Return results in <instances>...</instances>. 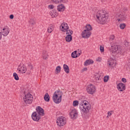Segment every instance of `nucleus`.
<instances>
[{"label": "nucleus", "instance_id": "nucleus-1", "mask_svg": "<svg viewBox=\"0 0 130 130\" xmlns=\"http://www.w3.org/2000/svg\"><path fill=\"white\" fill-rule=\"evenodd\" d=\"M79 108L83 113L87 114L90 109H91V105L90 103H88L87 101H83L79 105Z\"/></svg>", "mask_w": 130, "mask_h": 130}, {"label": "nucleus", "instance_id": "nucleus-2", "mask_svg": "<svg viewBox=\"0 0 130 130\" xmlns=\"http://www.w3.org/2000/svg\"><path fill=\"white\" fill-rule=\"evenodd\" d=\"M62 97V91L60 90L55 91L52 96L53 101L56 104H59L61 102V98Z\"/></svg>", "mask_w": 130, "mask_h": 130}, {"label": "nucleus", "instance_id": "nucleus-3", "mask_svg": "<svg viewBox=\"0 0 130 130\" xmlns=\"http://www.w3.org/2000/svg\"><path fill=\"white\" fill-rule=\"evenodd\" d=\"M111 47L113 50H110L111 53L114 52V53H118L120 54V55H124V51L121 48V46L116 45L113 46H112Z\"/></svg>", "mask_w": 130, "mask_h": 130}, {"label": "nucleus", "instance_id": "nucleus-4", "mask_svg": "<svg viewBox=\"0 0 130 130\" xmlns=\"http://www.w3.org/2000/svg\"><path fill=\"white\" fill-rule=\"evenodd\" d=\"M105 13H106V11L97 13L96 18L99 21L101 22H106L108 20V14Z\"/></svg>", "mask_w": 130, "mask_h": 130}, {"label": "nucleus", "instance_id": "nucleus-5", "mask_svg": "<svg viewBox=\"0 0 130 130\" xmlns=\"http://www.w3.org/2000/svg\"><path fill=\"white\" fill-rule=\"evenodd\" d=\"M24 104H31L33 102V96L30 93L25 94L23 99Z\"/></svg>", "mask_w": 130, "mask_h": 130}, {"label": "nucleus", "instance_id": "nucleus-6", "mask_svg": "<svg viewBox=\"0 0 130 130\" xmlns=\"http://www.w3.org/2000/svg\"><path fill=\"white\" fill-rule=\"evenodd\" d=\"M127 9L124 8L122 9V11L118 15V21H124L126 19V14H125Z\"/></svg>", "mask_w": 130, "mask_h": 130}, {"label": "nucleus", "instance_id": "nucleus-7", "mask_svg": "<svg viewBox=\"0 0 130 130\" xmlns=\"http://www.w3.org/2000/svg\"><path fill=\"white\" fill-rule=\"evenodd\" d=\"M56 122L57 125L59 126H63L66 125V123H67V120H66L65 117L60 116L57 118Z\"/></svg>", "mask_w": 130, "mask_h": 130}, {"label": "nucleus", "instance_id": "nucleus-8", "mask_svg": "<svg viewBox=\"0 0 130 130\" xmlns=\"http://www.w3.org/2000/svg\"><path fill=\"white\" fill-rule=\"evenodd\" d=\"M86 90L89 94H94L96 91V87L93 84H90L87 86Z\"/></svg>", "mask_w": 130, "mask_h": 130}, {"label": "nucleus", "instance_id": "nucleus-9", "mask_svg": "<svg viewBox=\"0 0 130 130\" xmlns=\"http://www.w3.org/2000/svg\"><path fill=\"white\" fill-rule=\"evenodd\" d=\"M66 34L67 36L65 38V40H66L67 42H71L73 40V37H72V35H73V30L69 29V31H67Z\"/></svg>", "mask_w": 130, "mask_h": 130}, {"label": "nucleus", "instance_id": "nucleus-10", "mask_svg": "<svg viewBox=\"0 0 130 130\" xmlns=\"http://www.w3.org/2000/svg\"><path fill=\"white\" fill-rule=\"evenodd\" d=\"M17 70L19 74H21V73L22 74H25V73L27 72V67H26L24 64H23L22 66V64H20L19 65Z\"/></svg>", "mask_w": 130, "mask_h": 130}, {"label": "nucleus", "instance_id": "nucleus-11", "mask_svg": "<svg viewBox=\"0 0 130 130\" xmlns=\"http://www.w3.org/2000/svg\"><path fill=\"white\" fill-rule=\"evenodd\" d=\"M107 64L109 68H114L116 66V62L114 59L111 58L108 60Z\"/></svg>", "mask_w": 130, "mask_h": 130}, {"label": "nucleus", "instance_id": "nucleus-12", "mask_svg": "<svg viewBox=\"0 0 130 130\" xmlns=\"http://www.w3.org/2000/svg\"><path fill=\"white\" fill-rule=\"evenodd\" d=\"M32 119L34 120V121H39L40 118H41V116L39 115L37 112H34L31 114Z\"/></svg>", "mask_w": 130, "mask_h": 130}, {"label": "nucleus", "instance_id": "nucleus-13", "mask_svg": "<svg viewBox=\"0 0 130 130\" xmlns=\"http://www.w3.org/2000/svg\"><path fill=\"white\" fill-rule=\"evenodd\" d=\"M60 28V30L63 32H68V31H69V25H68V23L66 22H63L61 24Z\"/></svg>", "mask_w": 130, "mask_h": 130}, {"label": "nucleus", "instance_id": "nucleus-14", "mask_svg": "<svg viewBox=\"0 0 130 130\" xmlns=\"http://www.w3.org/2000/svg\"><path fill=\"white\" fill-rule=\"evenodd\" d=\"M81 36L82 38H84V39H87L91 36V32L89 31L84 30L81 34Z\"/></svg>", "mask_w": 130, "mask_h": 130}, {"label": "nucleus", "instance_id": "nucleus-15", "mask_svg": "<svg viewBox=\"0 0 130 130\" xmlns=\"http://www.w3.org/2000/svg\"><path fill=\"white\" fill-rule=\"evenodd\" d=\"M117 88L120 92H123L125 90V84L123 83H119L117 85Z\"/></svg>", "mask_w": 130, "mask_h": 130}, {"label": "nucleus", "instance_id": "nucleus-16", "mask_svg": "<svg viewBox=\"0 0 130 130\" xmlns=\"http://www.w3.org/2000/svg\"><path fill=\"white\" fill-rule=\"evenodd\" d=\"M70 115L71 118L76 119L77 117H78V111L76 110V109H73L70 113Z\"/></svg>", "mask_w": 130, "mask_h": 130}, {"label": "nucleus", "instance_id": "nucleus-17", "mask_svg": "<svg viewBox=\"0 0 130 130\" xmlns=\"http://www.w3.org/2000/svg\"><path fill=\"white\" fill-rule=\"evenodd\" d=\"M36 110L37 111L36 112H37L40 116H41V115L43 116L45 114L44 113V110L40 106L37 107Z\"/></svg>", "mask_w": 130, "mask_h": 130}, {"label": "nucleus", "instance_id": "nucleus-18", "mask_svg": "<svg viewBox=\"0 0 130 130\" xmlns=\"http://www.w3.org/2000/svg\"><path fill=\"white\" fill-rule=\"evenodd\" d=\"M2 33L3 36H8L9 33H10V28L8 26H6L2 30Z\"/></svg>", "mask_w": 130, "mask_h": 130}, {"label": "nucleus", "instance_id": "nucleus-19", "mask_svg": "<svg viewBox=\"0 0 130 130\" xmlns=\"http://www.w3.org/2000/svg\"><path fill=\"white\" fill-rule=\"evenodd\" d=\"M54 4H67L68 0H51Z\"/></svg>", "mask_w": 130, "mask_h": 130}, {"label": "nucleus", "instance_id": "nucleus-20", "mask_svg": "<svg viewBox=\"0 0 130 130\" xmlns=\"http://www.w3.org/2000/svg\"><path fill=\"white\" fill-rule=\"evenodd\" d=\"M57 11L58 12H64V10H66V6L63 4H60L57 6Z\"/></svg>", "mask_w": 130, "mask_h": 130}, {"label": "nucleus", "instance_id": "nucleus-21", "mask_svg": "<svg viewBox=\"0 0 130 130\" xmlns=\"http://www.w3.org/2000/svg\"><path fill=\"white\" fill-rule=\"evenodd\" d=\"M94 63V61L92 59H87L84 62V66H87L89 64H93Z\"/></svg>", "mask_w": 130, "mask_h": 130}, {"label": "nucleus", "instance_id": "nucleus-22", "mask_svg": "<svg viewBox=\"0 0 130 130\" xmlns=\"http://www.w3.org/2000/svg\"><path fill=\"white\" fill-rule=\"evenodd\" d=\"M63 70L66 74H70V68L69 67V66L64 64Z\"/></svg>", "mask_w": 130, "mask_h": 130}, {"label": "nucleus", "instance_id": "nucleus-23", "mask_svg": "<svg viewBox=\"0 0 130 130\" xmlns=\"http://www.w3.org/2000/svg\"><path fill=\"white\" fill-rule=\"evenodd\" d=\"M94 76L96 81H101V73H95Z\"/></svg>", "mask_w": 130, "mask_h": 130}, {"label": "nucleus", "instance_id": "nucleus-24", "mask_svg": "<svg viewBox=\"0 0 130 130\" xmlns=\"http://www.w3.org/2000/svg\"><path fill=\"white\" fill-rule=\"evenodd\" d=\"M44 99L46 102H49L50 100V96H49V94H48V93H46L44 96Z\"/></svg>", "mask_w": 130, "mask_h": 130}, {"label": "nucleus", "instance_id": "nucleus-25", "mask_svg": "<svg viewBox=\"0 0 130 130\" xmlns=\"http://www.w3.org/2000/svg\"><path fill=\"white\" fill-rule=\"evenodd\" d=\"M53 29H54V26L52 24L50 25V26L47 28V31L48 33H51L53 31Z\"/></svg>", "mask_w": 130, "mask_h": 130}, {"label": "nucleus", "instance_id": "nucleus-26", "mask_svg": "<svg viewBox=\"0 0 130 130\" xmlns=\"http://www.w3.org/2000/svg\"><path fill=\"white\" fill-rule=\"evenodd\" d=\"M50 15L51 16L52 18H56V17H57V13H56V11H51Z\"/></svg>", "mask_w": 130, "mask_h": 130}, {"label": "nucleus", "instance_id": "nucleus-27", "mask_svg": "<svg viewBox=\"0 0 130 130\" xmlns=\"http://www.w3.org/2000/svg\"><path fill=\"white\" fill-rule=\"evenodd\" d=\"M77 51H74L71 54V56L72 58H77L78 57V55H77Z\"/></svg>", "mask_w": 130, "mask_h": 130}, {"label": "nucleus", "instance_id": "nucleus-28", "mask_svg": "<svg viewBox=\"0 0 130 130\" xmlns=\"http://www.w3.org/2000/svg\"><path fill=\"white\" fill-rule=\"evenodd\" d=\"M85 28L86 29L84 30H86V31H92V26H91L90 24L86 25Z\"/></svg>", "mask_w": 130, "mask_h": 130}, {"label": "nucleus", "instance_id": "nucleus-29", "mask_svg": "<svg viewBox=\"0 0 130 130\" xmlns=\"http://www.w3.org/2000/svg\"><path fill=\"white\" fill-rule=\"evenodd\" d=\"M47 56H48V55L46 53V50L43 51V59H46L47 58Z\"/></svg>", "mask_w": 130, "mask_h": 130}, {"label": "nucleus", "instance_id": "nucleus-30", "mask_svg": "<svg viewBox=\"0 0 130 130\" xmlns=\"http://www.w3.org/2000/svg\"><path fill=\"white\" fill-rule=\"evenodd\" d=\"M56 74H59L61 72V67L60 66H57L55 69Z\"/></svg>", "mask_w": 130, "mask_h": 130}, {"label": "nucleus", "instance_id": "nucleus-31", "mask_svg": "<svg viewBox=\"0 0 130 130\" xmlns=\"http://www.w3.org/2000/svg\"><path fill=\"white\" fill-rule=\"evenodd\" d=\"M13 77L16 81H19V76L16 73H13Z\"/></svg>", "mask_w": 130, "mask_h": 130}, {"label": "nucleus", "instance_id": "nucleus-32", "mask_svg": "<svg viewBox=\"0 0 130 130\" xmlns=\"http://www.w3.org/2000/svg\"><path fill=\"white\" fill-rule=\"evenodd\" d=\"M29 23V24H30V25H32V26H34V25L36 24V22H35V20H34V19H30Z\"/></svg>", "mask_w": 130, "mask_h": 130}, {"label": "nucleus", "instance_id": "nucleus-33", "mask_svg": "<svg viewBox=\"0 0 130 130\" xmlns=\"http://www.w3.org/2000/svg\"><path fill=\"white\" fill-rule=\"evenodd\" d=\"M108 80H109V76H106L104 78V82L105 83H107V82H108Z\"/></svg>", "mask_w": 130, "mask_h": 130}, {"label": "nucleus", "instance_id": "nucleus-34", "mask_svg": "<svg viewBox=\"0 0 130 130\" xmlns=\"http://www.w3.org/2000/svg\"><path fill=\"white\" fill-rule=\"evenodd\" d=\"M73 105L74 107L78 106L79 105V101H74L73 103Z\"/></svg>", "mask_w": 130, "mask_h": 130}, {"label": "nucleus", "instance_id": "nucleus-35", "mask_svg": "<svg viewBox=\"0 0 130 130\" xmlns=\"http://www.w3.org/2000/svg\"><path fill=\"white\" fill-rule=\"evenodd\" d=\"M27 68L29 69V70H33V66H32L31 63L30 62L28 63Z\"/></svg>", "mask_w": 130, "mask_h": 130}, {"label": "nucleus", "instance_id": "nucleus-36", "mask_svg": "<svg viewBox=\"0 0 130 130\" xmlns=\"http://www.w3.org/2000/svg\"><path fill=\"white\" fill-rule=\"evenodd\" d=\"M125 23H121L120 24V29H124V28H125Z\"/></svg>", "mask_w": 130, "mask_h": 130}, {"label": "nucleus", "instance_id": "nucleus-37", "mask_svg": "<svg viewBox=\"0 0 130 130\" xmlns=\"http://www.w3.org/2000/svg\"><path fill=\"white\" fill-rule=\"evenodd\" d=\"M48 8L50 10H52L53 9H54V6H53V5H50L48 6Z\"/></svg>", "mask_w": 130, "mask_h": 130}, {"label": "nucleus", "instance_id": "nucleus-38", "mask_svg": "<svg viewBox=\"0 0 130 130\" xmlns=\"http://www.w3.org/2000/svg\"><path fill=\"white\" fill-rule=\"evenodd\" d=\"M100 49L101 52H104V47H102L101 46Z\"/></svg>", "mask_w": 130, "mask_h": 130}, {"label": "nucleus", "instance_id": "nucleus-39", "mask_svg": "<svg viewBox=\"0 0 130 130\" xmlns=\"http://www.w3.org/2000/svg\"><path fill=\"white\" fill-rule=\"evenodd\" d=\"M115 37L114 35L111 36L110 37V40H114Z\"/></svg>", "mask_w": 130, "mask_h": 130}, {"label": "nucleus", "instance_id": "nucleus-40", "mask_svg": "<svg viewBox=\"0 0 130 130\" xmlns=\"http://www.w3.org/2000/svg\"><path fill=\"white\" fill-rule=\"evenodd\" d=\"M122 82H123V83H126V79L124 78H122Z\"/></svg>", "mask_w": 130, "mask_h": 130}, {"label": "nucleus", "instance_id": "nucleus-41", "mask_svg": "<svg viewBox=\"0 0 130 130\" xmlns=\"http://www.w3.org/2000/svg\"><path fill=\"white\" fill-rule=\"evenodd\" d=\"M9 18L11 20H13V19H14V15H13V14L10 15Z\"/></svg>", "mask_w": 130, "mask_h": 130}, {"label": "nucleus", "instance_id": "nucleus-42", "mask_svg": "<svg viewBox=\"0 0 130 130\" xmlns=\"http://www.w3.org/2000/svg\"><path fill=\"white\" fill-rule=\"evenodd\" d=\"M111 112H113V111H111V112H108V115H109V116H111V115H112V113H111Z\"/></svg>", "mask_w": 130, "mask_h": 130}, {"label": "nucleus", "instance_id": "nucleus-43", "mask_svg": "<svg viewBox=\"0 0 130 130\" xmlns=\"http://www.w3.org/2000/svg\"><path fill=\"white\" fill-rule=\"evenodd\" d=\"M128 44H129V42H126L125 43V46H126V47H127V46H128Z\"/></svg>", "mask_w": 130, "mask_h": 130}, {"label": "nucleus", "instance_id": "nucleus-44", "mask_svg": "<svg viewBox=\"0 0 130 130\" xmlns=\"http://www.w3.org/2000/svg\"><path fill=\"white\" fill-rule=\"evenodd\" d=\"M87 68H84L83 69H82V72H85L87 71Z\"/></svg>", "mask_w": 130, "mask_h": 130}, {"label": "nucleus", "instance_id": "nucleus-45", "mask_svg": "<svg viewBox=\"0 0 130 130\" xmlns=\"http://www.w3.org/2000/svg\"><path fill=\"white\" fill-rule=\"evenodd\" d=\"M76 55H78V57H79L80 55H81V53H79L78 54H77L76 53Z\"/></svg>", "mask_w": 130, "mask_h": 130}, {"label": "nucleus", "instance_id": "nucleus-46", "mask_svg": "<svg viewBox=\"0 0 130 130\" xmlns=\"http://www.w3.org/2000/svg\"><path fill=\"white\" fill-rule=\"evenodd\" d=\"M2 39V32H0V40Z\"/></svg>", "mask_w": 130, "mask_h": 130}, {"label": "nucleus", "instance_id": "nucleus-47", "mask_svg": "<svg viewBox=\"0 0 130 130\" xmlns=\"http://www.w3.org/2000/svg\"><path fill=\"white\" fill-rule=\"evenodd\" d=\"M97 61H100V58L99 57L96 59Z\"/></svg>", "mask_w": 130, "mask_h": 130}, {"label": "nucleus", "instance_id": "nucleus-48", "mask_svg": "<svg viewBox=\"0 0 130 130\" xmlns=\"http://www.w3.org/2000/svg\"><path fill=\"white\" fill-rule=\"evenodd\" d=\"M83 117H84V118H88V116H83Z\"/></svg>", "mask_w": 130, "mask_h": 130}, {"label": "nucleus", "instance_id": "nucleus-49", "mask_svg": "<svg viewBox=\"0 0 130 130\" xmlns=\"http://www.w3.org/2000/svg\"><path fill=\"white\" fill-rule=\"evenodd\" d=\"M107 117H108V115L107 116Z\"/></svg>", "mask_w": 130, "mask_h": 130}]
</instances>
